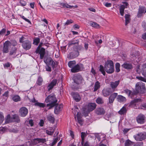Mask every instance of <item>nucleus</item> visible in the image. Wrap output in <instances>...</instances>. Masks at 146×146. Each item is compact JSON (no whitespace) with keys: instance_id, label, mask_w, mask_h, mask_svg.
I'll return each instance as SVG.
<instances>
[{"instance_id":"obj_1","label":"nucleus","mask_w":146,"mask_h":146,"mask_svg":"<svg viewBox=\"0 0 146 146\" xmlns=\"http://www.w3.org/2000/svg\"><path fill=\"white\" fill-rule=\"evenodd\" d=\"M114 65L113 62L110 60H107L105 63L104 67L101 65V72L104 76H105L106 74L105 70L107 73L108 74L112 73L114 71Z\"/></svg>"},{"instance_id":"obj_2","label":"nucleus","mask_w":146,"mask_h":146,"mask_svg":"<svg viewBox=\"0 0 146 146\" xmlns=\"http://www.w3.org/2000/svg\"><path fill=\"white\" fill-rule=\"evenodd\" d=\"M135 88V90L131 91L130 97L131 98L138 93L143 94L146 91L145 84L141 82H138L136 84Z\"/></svg>"},{"instance_id":"obj_3","label":"nucleus","mask_w":146,"mask_h":146,"mask_svg":"<svg viewBox=\"0 0 146 146\" xmlns=\"http://www.w3.org/2000/svg\"><path fill=\"white\" fill-rule=\"evenodd\" d=\"M75 84L72 86V88L74 90H77L81 88L82 85L85 83L84 80L80 75L75 76L73 78Z\"/></svg>"},{"instance_id":"obj_4","label":"nucleus","mask_w":146,"mask_h":146,"mask_svg":"<svg viewBox=\"0 0 146 146\" xmlns=\"http://www.w3.org/2000/svg\"><path fill=\"white\" fill-rule=\"evenodd\" d=\"M45 101L46 103L48 102L50 103L47 105V106L49 107L48 109H49L55 106L56 103L57 102V100L54 95L51 94L47 96L45 99Z\"/></svg>"},{"instance_id":"obj_5","label":"nucleus","mask_w":146,"mask_h":146,"mask_svg":"<svg viewBox=\"0 0 146 146\" xmlns=\"http://www.w3.org/2000/svg\"><path fill=\"white\" fill-rule=\"evenodd\" d=\"M96 106V105L95 103H91L88 104L86 107L83 108L84 114L85 116H87L90 112L95 109Z\"/></svg>"},{"instance_id":"obj_6","label":"nucleus","mask_w":146,"mask_h":146,"mask_svg":"<svg viewBox=\"0 0 146 146\" xmlns=\"http://www.w3.org/2000/svg\"><path fill=\"white\" fill-rule=\"evenodd\" d=\"M134 139L137 141H141L146 138V133H140L134 136Z\"/></svg>"},{"instance_id":"obj_7","label":"nucleus","mask_w":146,"mask_h":146,"mask_svg":"<svg viewBox=\"0 0 146 146\" xmlns=\"http://www.w3.org/2000/svg\"><path fill=\"white\" fill-rule=\"evenodd\" d=\"M84 68L83 65L81 64H77L71 70L72 72L75 73L82 70Z\"/></svg>"},{"instance_id":"obj_8","label":"nucleus","mask_w":146,"mask_h":146,"mask_svg":"<svg viewBox=\"0 0 146 146\" xmlns=\"http://www.w3.org/2000/svg\"><path fill=\"white\" fill-rule=\"evenodd\" d=\"M146 117L145 116L141 114L138 115L136 118L137 123L140 124H143L145 121Z\"/></svg>"},{"instance_id":"obj_9","label":"nucleus","mask_w":146,"mask_h":146,"mask_svg":"<svg viewBox=\"0 0 146 146\" xmlns=\"http://www.w3.org/2000/svg\"><path fill=\"white\" fill-rule=\"evenodd\" d=\"M22 46L24 49L26 50L29 49L31 47V43L28 40L23 41L22 44Z\"/></svg>"},{"instance_id":"obj_10","label":"nucleus","mask_w":146,"mask_h":146,"mask_svg":"<svg viewBox=\"0 0 146 146\" xmlns=\"http://www.w3.org/2000/svg\"><path fill=\"white\" fill-rule=\"evenodd\" d=\"M120 82V80H119L117 81H114L110 82V85L111 88L112 90H113V92L114 91L115 89L119 85Z\"/></svg>"},{"instance_id":"obj_11","label":"nucleus","mask_w":146,"mask_h":146,"mask_svg":"<svg viewBox=\"0 0 146 146\" xmlns=\"http://www.w3.org/2000/svg\"><path fill=\"white\" fill-rule=\"evenodd\" d=\"M20 115L22 117H25L28 114V110L25 107H22L21 108L19 111Z\"/></svg>"},{"instance_id":"obj_12","label":"nucleus","mask_w":146,"mask_h":146,"mask_svg":"<svg viewBox=\"0 0 146 146\" xmlns=\"http://www.w3.org/2000/svg\"><path fill=\"white\" fill-rule=\"evenodd\" d=\"M11 46V42L9 41H7L3 44V52L4 53L8 52L9 48Z\"/></svg>"},{"instance_id":"obj_13","label":"nucleus","mask_w":146,"mask_h":146,"mask_svg":"<svg viewBox=\"0 0 146 146\" xmlns=\"http://www.w3.org/2000/svg\"><path fill=\"white\" fill-rule=\"evenodd\" d=\"M58 80H57L54 79L53 80L50 82L48 84L47 88L48 91L52 90L54 86L56 85Z\"/></svg>"},{"instance_id":"obj_14","label":"nucleus","mask_w":146,"mask_h":146,"mask_svg":"<svg viewBox=\"0 0 146 146\" xmlns=\"http://www.w3.org/2000/svg\"><path fill=\"white\" fill-rule=\"evenodd\" d=\"M79 40L76 38H74L71 40L68 41V45L69 47L73 45L78 46L79 44Z\"/></svg>"},{"instance_id":"obj_15","label":"nucleus","mask_w":146,"mask_h":146,"mask_svg":"<svg viewBox=\"0 0 146 146\" xmlns=\"http://www.w3.org/2000/svg\"><path fill=\"white\" fill-rule=\"evenodd\" d=\"M102 94L104 96H109L113 92L110 88L104 89L102 90Z\"/></svg>"},{"instance_id":"obj_16","label":"nucleus","mask_w":146,"mask_h":146,"mask_svg":"<svg viewBox=\"0 0 146 146\" xmlns=\"http://www.w3.org/2000/svg\"><path fill=\"white\" fill-rule=\"evenodd\" d=\"M117 96V93H114L111 94L109 98V103L110 104H112Z\"/></svg>"},{"instance_id":"obj_17","label":"nucleus","mask_w":146,"mask_h":146,"mask_svg":"<svg viewBox=\"0 0 146 146\" xmlns=\"http://www.w3.org/2000/svg\"><path fill=\"white\" fill-rule=\"evenodd\" d=\"M145 8L144 7L139 6L138 12L137 17H140L143 13H145Z\"/></svg>"},{"instance_id":"obj_18","label":"nucleus","mask_w":146,"mask_h":146,"mask_svg":"<svg viewBox=\"0 0 146 146\" xmlns=\"http://www.w3.org/2000/svg\"><path fill=\"white\" fill-rule=\"evenodd\" d=\"M71 94L74 99L76 102H78L80 100L81 97L78 93L72 92Z\"/></svg>"},{"instance_id":"obj_19","label":"nucleus","mask_w":146,"mask_h":146,"mask_svg":"<svg viewBox=\"0 0 146 146\" xmlns=\"http://www.w3.org/2000/svg\"><path fill=\"white\" fill-rule=\"evenodd\" d=\"M55 107L54 109V112L55 113L57 114L59 111H60L62 108V105H58L56 103Z\"/></svg>"},{"instance_id":"obj_20","label":"nucleus","mask_w":146,"mask_h":146,"mask_svg":"<svg viewBox=\"0 0 146 146\" xmlns=\"http://www.w3.org/2000/svg\"><path fill=\"white\" fill-rule=\"evenodd\" d=\"M123 68L127 70L131 69L133 68L132 64L131 63L125 62L122 65Z\"/></svg>"},{"instance_id":"obj_21","label":"nucleus","mask_w":146,"mask_h":146,"mask_svg":"<svg viewBox=\"0 0 146 146\" xmlns=\"http://www.w3.org/2000/svg\"><path fill=\"white\" fill-rule=\"evenodd\" d=\"M47 118L48 121L50 123H54L55 118L53 115L51 114L48 115L47 116Z\"/></svg>"},{"instance_id":"obj_22","label":"nucleus","mask_w":146,"mask_h":146,"mask_svg":"<svg viewBox=\"0 0 146 146\" xmlns=\"http://www.w3.org/2000/svg\"><path fill=\"white\" fill-rule=\"evenodd\" d=\"M39 54L40 55V59H42L43 58L44 55L45 54V49L43 47L41 48L40 49Z\"/></svg>"},{"instance_id":"obj_23","label":"nucleus","mask_w":146,"mask_h":146,"mask_svg":"<svg viewBox=\"0 0 146 146\" xmlns=\"http://www.w3.org/2000/svg\"><path fill=\"white\" fill-rule=\"evenodd\" d=\"M142 75L145 77H146V64L143 65L141 71Z\"/></svg>"},{"instance_id":"obj_24","label":"nucleus","mask_w":146,"mask_h":146,"mask_svg":"<svg viewBox=\"0 0 146 146\" xmlns=\"http://www.w3.org/2000/svg\"><path fill=\"white\" fill-rule=\"evenodd\" d=\"M79 55V53L77 51H74L71 52L70 55V57L72 58H74L78 56Z\"/></svg>"},{"instance_id":"obj_25","label":"nucleus","mask_w":146,"mask_h":146,"mask_svg":"<svg viewBox=\"0 0 146 146\" xmlns=\"http://www.w3.org/2000/svg\"><path fill=\"white\" fill-rule=\"evenodd\" d=\"M127 112V110L125 107H123L118 111V113L121 115L125 114Z\"/></svg>"},{"instance_id":"obj_26","label":"nucleus","mask_w":146,"mask_h":146,"mask_svg":"<svg viewBox=\"0 0 146 146\" xmlns=\"http://www.w3.org/2000/svg\"><path fill=\"white\" fill-rule=\"evenodd\" d=\"M117 98L118 101L120 102H123L126 100L125 98L121 95H118Z\"/></svg>"},{"instance_id":"obj_27","label":"nucleus","mask_w":146,"mask_h":146,"mask_svg":"<svg viewBox=\"0 0 146 146\" xmlns=\"http://www.w3.org/2000/svg\"><path fill=\"white\" fill-rule=\"evenodd\" d=\"M141 99H134L133 100L131 101L130 103L131 105H136L137 103L140 102Z\"/></svg>"},{"instance_id":"obj_28","label":"nucleus","mask_w":146,"mask_h":146,"mask_svg":"<svg viewBox=\"0 0 146 146\" xmlns=\"http://www.w3.org/2000/svg\"><path fill=\"white\" fill-rule=\"evenodd\" d=\"M38 138H35L33 140H31V143L29 145V146H32L37 145L38 143Z\"/></svg>"},{"instance_id":"obj_29","label":"nucleus","mask_w":146,"mask_h":146,"mask_svg":"<svg viewBox=\"0 0 146 146\" xmlns=\"http://www.w3.org/2000/svg\"><path fill=\"white\" fill-rule=\"evenodd\" d=\"M46 65L51 66L52 68L54 69L56 65V62H54L52 59L48 62V64H46Z\"/></svg>"},{"instance_id":"obj_30","label":"nucleus","mask_w":146,"mask_h":146,"mask_svg":"<svg viewBox=\"0 0 146 146\" xmlns=\"http://www.w3.org/2000/svg\"><path fill=\"white\" fill-rule=\"evenodd\" d=\"M76 64L75 61H70L68 63V66L70 68H72L75 66Z\"/></svg>"},{"instance_id":"obj_31","label":"nucleus","mask_w":146,"mask_h":146,"mask_svg":"<svg viewBox=\"0 0 146 146\" xmlns=\"http://www.w3.org/2000/svg\"><path fill=\"white\" fill-rule=\"evenodd\" d=\"M129 17L130 15L127 14H126L125 16V25H127L130 22V18Z\"/></svg>"},{"instance_id":"obj_32","label":"nucleus","mask_w":146,"mask_h":146,"mask_svg":"<svg viewBox=\"0 0 146 146\" xmlns=\"http://www.w3.org/2000/svg\"><path fill=\"white\" fill-rule=\"evenodd\" d=\"M60 5L62 7H63L66 8H68L71 9L73 7L71 6L70 5L66 3H61Z\"/></svg>"},{"instance_id":"obj_33","label":"nucleus","mask_w":146,"mask_h":146,"mask_svg":"<svg viewBox=\"0 0 146 146\" xmlns=\"http://www.w3.org/2000/svg\"><path fill=\"white\" fill-rule=\"evenodd\" d=\"M133 143L129 139L127 140L125 143V146H132Z\"/></svg>"},{"instance_id":"obj_34","label":"nucleus","mask_w":146,"mask_h":146,"mask_svg":"<svg viewBox=\"0 0 146 146\" xmlns=\"http://www.w3.org/2000/svg\"><path fill=\"white\" fill-rule=\"evenodd\" d=\"M12 99L15 102H17L20 101V97L18 95L14 96L12 98Z\"/></svg>"},{"instance_id":"obj_35","label":"nucleus","mask_w":146,"mask_h":146,"mask_svg":"<svg viewBox=\"0 0 146 146\" xmlns=\"http://www.w3.org/2000/svg\"><path fill=\"white\" fill-rule=\"evenodd\" d=\"M12 118L15 120V121L17 123H19L20 121L19 117L18 115L14 114L13 115Z\"/></svg>"},{"instance_id":"obj_36","label":"nucleus","mask_w":146,"mask_h":146,"mask_svg":"<svg viewBox=\"0 0 146 146\" xmlns=\"http://www.w3.org/2000/svg\"><path fill=\"white\" fill-rule=\"evenodd\" d=\"M4 119V117L3 113L0 112V125L2 123Z\"/></svg>"},{"instance_id":"obj_37","label":"nucleus","mask_w":146,"mask_h":146,"mask_svg":"<svg viewBox=\"0 0 146 146\" xmlns=\"http://www.w3.org/2000/svg\"><path fill=\"white\" fill-rule=\"evenodd\" d=\"M90 25L92 27L95 28H98L99 27V25L97 23L93 22H90Z\"/></svg>"},{"instance_id":"obj_38","label":"nucleus","mask_w":146,"mask_h":146,"mask_svg":"<svg viewBox=\"0 0 146 146\" xmlns=\"http://www.w3.org/2000/svg\"><path fill=\"white\" fill-rule=\"evenodd\" d=\"M40 41V39L38 38H36L33 40V43L35 45H37Z\"/></svg>"},{"instance_id":"obj_39","label":"nucleus","mask_w":146,"mask_h":146,"mask_svg":"<svg viewBox=\"0 0 146 146\" xmlns=\"http://www.w3.org/2000/svg\"><path fill=\"white\" fill-rule=\"evenodd\" d=\"M43 80L42 78L40 77H39L37 81V84L39 86L42 85Z\"/></svg>"},{"instance_id":"obj_40","label":"nucleus","mask_w":146,"mask_h":146,"mask_svg":"<svg viewBox=\"0 0 146 146\" xmlns=\"http://www.w3.org/2000/svg\"><path fill=\"white\" fill-rule=\"evenodd\" d=\"M81 137L82 139V141L81 143L83 145L84 143V137L86 136V135L85 133L83 132H82L81 133Z\"/></svg>"},{"instance_id":"obj_41","label":"nucleus","mask_w":146,"mask_h":146,"mask_svg":"<svg viewBox=\"0 0 146 146\" xmlns=\"http://www.w3.org/2000/svg\"><path fill=\"white\" fill-rule=\"evenodd\" d=\"M123 5H121L120 7L119 11L121 15L123 16L124 14V8Z\"/></svg>"},{"instance_id":"obj_42","label":"nucleus","mask_w":146,"mask_h":146,"mask_svg":"<svg viewBox=\"0 0 146 146\" xmlns=\"http://www.w3.org/2000/svg\"><path fill=\"white\" fill-rule=\"evenodd\" d=\"M116 71L117 72H119L120 70V65L119 63H117L115 65Z\"/></svg>"},{"instance_id":"obj_43","label":"nucleus","mask_w":146,"mask_h":146,"mask_svg":"<svg viewBox=\"0 0 146 146\" xmlns=\"http://www.w3.org/2000/svg\"><path fill=\"white\" fill-rule=\"evenodd\" d=\"M99 84L100 83L97 82L95 83L94 90V91H97L100 88V85Z\"/></svg>"},{"instance_id":"obj_44","label":"nucleus","mask_w":146,"mask_h":146,"mask_svg":"<svg viewBox=\"0 0 146 146\" xmlns=\"http://www.w3.org/2000/svg\"><path fill=\"white\" fill-rule=\"evenodd\" d=\"M55 130V128H54V129H53L52 131H50L48 130H46V133L47 134H48V135H53L54 133V132Z\"/></svg>"},{"instance_id":"obj_45","label":"nucleus","mask_w":146,"mask_h":146,"mask_svg":"<svg viewBox=\"0 0 146 146\" xmlns=\"http://www.w3.org/2000/svg\"><path fill=\"white\" fill-rule=\"evenodd\" d=\"M35 105L40 107L43 108L45 106V104L37 102L35 104Z\"/></svg>"},{"instance_id":"obj_46","label":"nucleus","mask_w":146,"mask_h":146,"mask_svg":"<svg viewBox=\"0 0 146 146\" xmlns=\"http://www.w3.org/2000/svg\"><path fill=\"white\" fill-rule=\"evenodd\" d=\"M51 59L52 58L50 57H45L44 60V61L46 64H48L49 62L51 60Z\"/></svg>"},{"instance_id":"obj_47","label":"nucleus","mask_w":146,"mask_h":146,"mask_svg":"<svg viewBox=\"0 0 146 146\" xmlns=\"http://www.w3.org/2000/svg\"><path fill=\"white\" fill-rule=\"evenodd\" d=\"M38 143H45L46 141V139L45 138H38Z\"/></svg>"},{"instance_id":"obj_48","label":"nucleus","mask_w":146,"mask_h":146,"mask_svg":"<svg viewBox=\"0 0 146 146\" xmlns=\"http://www.w3.org/2000/svg\"><path fill=\"white\" fill-rule=\"evenodd\" d=\"M17 48H15L11 50L9 53L10 55H15L17 51Z\"/></svg>"},{"instance_id":"obj_49","label":"nucleus","mask_w":146,"mask_h":146,"mask_svg":"<svg viewBox=\"0 0 146 146\" xmlns=\"http://www.w3.org/2000/svg\"><path fill=\"white\" fill-rule=\"evenodd\" d=\"M136 78L140 80L146 82V78H145L142 76H137Z\"/></svg>"},{"instance_id":"obj_50","label":"nucleus","mask_w":146,"mask_h":146,"mask_svg":"<svg viewBox=\"0 0 146 146\" xmlns=\"http://www.w3.org/2000/svg\"><path fill=\"white\" fill-rule=\"evenodd\" d=\"M58 140V138L57 137L53 139V141L50 145V146H53L57 142Z\"/></svg>"},{"instance_id":"obj_51","label":"nucleus","mask_w":146,"mask_h":146,"mask_svg":"<svg viewBox=\"0 0 146 146\" xmlns=\"http://www.w3.org/2000/svg\"><path fill=\"white\" fill-rule=\"evenodd\" d=\"M78 123L82 125L83 124V120L82 119V118H80L77 119Z\"/></svg>"},{"instance_id":"obj_52","label":"nucleus","mask_w":146,"mask_h":146,"mask_svg":"<svg viewBox=\"0 0 146 146\" xmlns=\"http://www.w3.org/2000/svg\"><path fill=\"white\" fill-rule=\"evenodd\" d=\"M124 92L125 93L127 94L129 96H130L131 91L128 89H126L124 90Z\"/></svg>"},{"instance_id":"obj_53","label":"nucleus","mask_w":146,"mask_h":146,"mask_svg":"<svg viewBox=\"0 0 146 146\" xmlns=\"http://www.w3.org/2000/svg\"><path fill=\"white\" fill-rule=\"evenodd\" d=\"M72 22L73 21L71 19L67 20L65 24V25H69L72 23Z\"/></svg>"},{"instance_id":"obj_54","label":"nucleus","mask_w":146,"mask_h":146,"mask_svg":"<svg viewBox=\"0 0 146 146\" xmlns=\"http://www.w3.org/2000/svg\"><path fill=\"white\" fill-rule=\"evenodd\" d=\"M46 70L48 72H51V68L49 66V65H46L45 67Z\"/></svg>"},{"instance_id":"obj_55","label":"nucleus","mask_w":146,"mask_h":146,"mask_svg":"<svg viewBox=\"0 0 146 146\" xmlns=\"http://www.w3.org/2000/svg\"><path fill=\"white\" fill-rule=\"evenodd\" d=\"M104 5L107 7H110L112 5L111 4V3H109L108 2L104 3Z\"/></svg>"},{"instance_id":"obj_56","label":"nucleus","mask_w":146,"mask_h":146,"mask_svg":"<svg viewBox=\"0 0 146 146\" xmlns=\"http://www.w3.org/2000/svg\"><path fill=\"white\" fill-rule=\"evenodd\" d=\"M94 135L95 136L96 138L97 139L98 141H100V138L99 134L98 133H94Z\"/></svg>"},{"instance_id":"obj_57","label":"nucleus","mask_w":146,"mask_h":146,"mask_svg":"<svg viewBox=\"0 0 146 146\" xmlns=\"http://www.w3.org/2000/svg\"><path fill=\"white\" fill-rule=\"evenodd\" d=\"M11 45L14 46H16L17 45V43L15 40L12 41L11 42Z\"/></svg>"},{"instance_id":"obj_58","label":"nucleus","mask_w":146,"mask_h":146,"mask_svg":"<svg viewBox=\"0 0 146 146\" xmlns=\"http://www.w3.org/2000/svg\"><path fill=\"white\" fill-rule=\"evenodd\" d=\"M95 112L96 114L98 115L100 114V108H97L95 111Z\"/></svg>"},{"instance_id":"obj_59","label":"nucleus","mask_w":146,"mask_h":146,"mask_svg":"<svg viewBox=\"0 0 146 146\" xmlns=\"http://www.w3.org/2000/svg\"><path fill=\"white\" fill-rule=\"evenodd\" d=\"M20 3L22 6H24L26 5V2L23 0L21 1Z\"/></svg>"},{"instance_id":"obj_60","label":"nucleus","mask_w":146,"mask_h":146,"mask_svg":"<svg viewBox=\"0 0 146 146\" xmlns=\"http://www.w3.org/2000/svg\"><path fill=\"white\" fill-rule=\"evenodd\" d=\"M6 31V29H3L0 31V35L4 34Z\"/></svg>"},{"instance_id":"obj_61","label":"nucleus","mask_w":146,"mask_h":146,"mask_svg":"<svg viewBox=\"0 0 146 146\" xmlns=\"http://www.w3.org/2000/svg\"><path fill=\"white\" fill-rule=\"evenodd\" d=\"M44 123V121L43 120L41 119L39 123V125L40 126L42 127L43 126Z\"/></svg>"},{"instance_id":"obj_62","label":"nucleus","mask_w":146,"mask_h":146,"mask_svg":"<svg viewBox=\"0 0 146 146\" xmlns=\"http://www.w3.org/2000/svg\"><path fill=\"white\" fill-rule=\"evenodd\" d=\"M9 93V92L8 91H7L5 92V93L3 94V96H4L7 97L8 96Z\"/></svg>"},{"instance_id":"obj_63","label":"nucleus","mask_w":146,"mask_h":146,"mask_svg":"<svg viewBox=\"0 0 146 146\" xmlns=\"http://www.w3.org/2000/svg\"><path fill=\"white\" fill-rule=\"evenodd\" d=\"M136 72L138 74H139L140 72V66H137L136 69Z\"/></svg>"},{"instance_id":"obj_64","label":"nucleus","mask_w":146,"mask_h":146,"mask_svg":"<svg viewBox=\"0 0 146 146\" xmlns=\"http://www.w3.org/2000/svg\"><path fill=\"white\" fill-rule=\"evenodd\" d=\"M29 123L30 125L31 126H33L34 125L33 121L32 119L29 120Z\"/></svg>"}]
</instances>
